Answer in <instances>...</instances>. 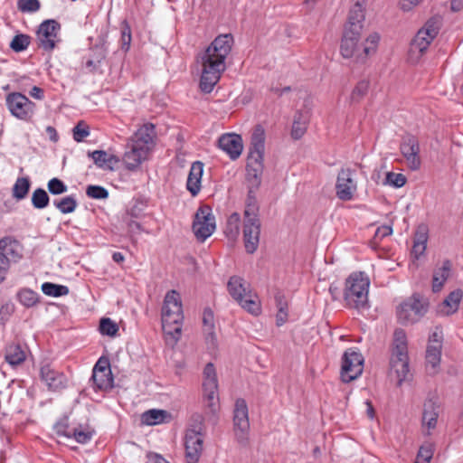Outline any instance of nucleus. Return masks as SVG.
<instances>
[{
	"mask_svg": "<svg viewBox=\"0 0 463 463\" xmlns=\"http://www.w3.org/2000/svg\"><path fill=\"white\" fill-rule=\"evenodd\" d=\"M265 130L261 125L255 126L250 137L246 164V182L248 194L243 213V242L249 254L254 253L260 243L261 222L260 205L256 198L264 169Z\"/></svg>",
	"mask_w": 463,
	"mask_h": 463,
	"instance_id": "nucleus-1",
	"label": "nucleus"
},
{
	"mask_svg": "<svg viewBox=\"0 0 463 463\" xmlns=\"http://www.w3.org/2000/svg\"><path fill=\"white\" fill-rule=\"evenodd\" d=\"M364 21V8L356 2L349 11L340 45V52L344 58H354L355 61L360 63H364L367 57L376 51L380 40V35L373 33L366 38L364 43H359Z\"/></svg>",
	"mask_w": 463,
	"mask_h": 463,
	"instance_id": "nucleus-2",
	"label": "nucleus"
},
{
	"mask_svg": "<svg viewBox=\"0 0 463 463\" xmlns=\"http://www.w3.org/2000/svg\"><path fill=\"white\" fill-rule=\"evenodd\" d=\"M233 37L232 34H221L201 54L202 75L200 89L204 93H210L219 81L221 73L225 70V59L232 51Z\"/></svg>",
	"mask_w": 463,
	"mask_h": 463,
	"instance_id": "nucleus-3",
	"label": "nucleus"
},
{
	"mask_svg": "<svg viewBox=\"0 0 463 463\" xmlns=\"http://www.w3.org/2000/svg\"><path fill=\"white\" fill-rule=\"evenodd\" d=\"M184 320L182 301L176 290L166 293L162 307V326L166 335H172L175 342L181 337Z\"/></svg>",
	"mask_w": 463,
	"mask_h": 463,
	"instance_id": "nucleus-4",
	"label": "nucleus"
},
{
	"mask_svg": "<svg viewBox=\"0 0 463 463\" xmlns=\"http://www.w3.org/2000/svg\"><path fill=\"white\" fill-rule=\"evenodd\" d=\"M370 280L362 271L354 272L345 279L344 299L349 307L365 309L368 305V291Z\"/></svg>",
	"mask_w": 463,
	"mask_h": 463,
	"instance_id": "nucleus-5",
	"label": "nucleus"
},
{
	"mask_svg": "<svg viewBox=\"0 0 463 463\" xmlns=\"http://www.w3.org/2000/svg\"><path fill=\"white\" fill-rule=\"evenodd\" d=\"M430 299L421 292H414L396 308L398 322L410 326L419 322L430 309Z\"/></svg>",
	"mask_w": 463,
	"mask_h": 463,
	"instance_id": "nucleus-6",
	"label": "nucleus"
},
{
	"mask_svg": "<svg viewBox=\"0 0 463 463\" xmlns=\"http://www.w3.org/2000/svg\"><path fill=\"white\" fill-rule=\"evenodd\" d=\"M227 289L232 298L247 312L258 316L260 311V304L258 297L246 287L245 280L239 276H232L227 283Z\"/></svg>",
	"mask_w": 463,
	"mask_h": 463,
	"instance_id": "nucleus-7",
	"label": "nucleus"
},
{
	"mask_svg": "<svg viewBox=\"0 0 463 463\" xmlns=\"http://www.w3.org/2000/svg\"><path fill=\"white\" fill-rule=\"evenodd\" d=\"M434 17L429 18L425 26L418 31L414 38L411 41L408 51V61L412 64L418 63L424 53L427 52L430 44L434 40Z\"/></svg>",
	"mask_w": 463,
	"mask_h": 463,
	"instance_id": "nucleus-8",
	"label": "nucleus"
},
{
	"mask_svg": "<svg viewBox=\"0 0 463 463\" xmlns=\"http://www.w3.org/2000/svg\"><path fill=\"white\" fill-rule=\"evenodd\" d=\"M250 421L246 401L239 398L235 402L233 411V433L236 442L241 448L250 444Z\"/></svg>",
	"mask_w": 463,
	"mask_h": 463,
	"instance_id": "nucleus-9",
	"label": "nucleus"
},
{
	"mask_svg": "<svg viewBox=\"0 0 463 463\" xmlns=\"http://www.w3.org/2000/svg\"><path fill=\"white\" fill-rule=\"evenodd\" d=\"M203 391L204 406L215 414L219 410L218 379L213 363L206 364L203 369Z\"/></svg>",
	"mask_w": 463,
	"mask_h": 463,
	"instance_id": "nucleus-10",
	"label": "nucleus"
},
{
	"mask_svg": "<svg viewBox=\"0 0 463 463\" xmlns=\"http://www.w3.org/2000/svg\"><path fill=\"white\" fill-rule=\"evenodd\" d=\"M196 239L203 242L216 229L215 217L208 204L201 205L195 214L192 225Z\"/></svg>",
	"mask_w": 463,
	"mask_h": 463,
	"instance_id": "nucleus-11",
	"label": "nucleus"
},
{
	"mask_svg": "<svg viewBox=\"0 0 463 463\" xmlns=\"http://www.w3.org/2000/svg\"><path fill=\"white\" fill-rule=\"evenodd\" d=\"M364 370V357L353 348L347 349L342 356L341 380L350 383L357 379Z\"/></svg>",
	"mask_w": 463,
	"mask_h": 463,
	"instance_id": "nucleus-12",
	"label": "nucleus"
},
{
	"mask_svg": "<svg viewBox=\"0 0 463 463\" xmlns=\"http://www.w3.org/2000/svg\"><path fill=\"white\" fill-rule=\"evenodd\" d=\"M5 102L11 114L19 119L28 121L34 113L35 104L21 92L9 93Z\"/></svg>",
	"mask_w": 463,
	"mask_h": 463,
	"instance_id": "nucleus-13",
	"label": "nucleus"
},
{
	"mask_svg": "<svg viewBox=\"0 0 463 463\" xmlns=\"http://www.w3.org/2000/svg\"><path fill=\"white\" fill-rule=\"evenodd\" d=\"M91 380L94 387L98 390L106 391L113 387L114 378L108 357H99L93 367Z\"/></svg>",
	"mask_w": 463,
	"mask_h": 463,
	"instance_id": "nucleus-14",
	"label": "nucleus"
},
{
	"mask_svg": "<svg viewBox=\"0 0 463 463\" xmlns=\"http://www.w3.org/2000/svg\"><path fill=\"white\" fill-rule=\"evenodd\" d=\"M400 150L405 157L407 165L410 169L417 170L420 166V145L418 138L411 134H405L402 136Z\"/></svg>",
	"mask_w": 463,
	"mask_h": 463,
	"instance_id": "nucleus-15",
	"label": "nucleus"
},
{
	"mask_svg": "<svg viewBox=\"0 0 463 463\" xmlns=\"http://www.w3.org/2000/svg\"><path fill=\"white\" fill-rule=\"evenodd\" d=\"M429 239V228L425 223L418 225L414 236L413 243L411 250V258L412 264L416 267L426 260V248Z\"/></svg>",
	"mask_w": 463,
	"mask_h": 463,
	"instance_id": "nucleus-16",
	"label": "nucleus"
},
{
	"mask_svg": "<svg viewBox=\"0 0 463 463\" xmlns=\"http://www.w3.org/2000/svg\"><path fill=\"white\" fill-rule=\"evenodd\" d=\"M61 29V24L53 19L43 21L37 31V35L40 41L39 46L45 51H52L55 48L54 38L57 36V32Z\"/></svg>",
	"mask_w": 463,
	"mask_h": 463,
	"instance_id": "nucleus-17",
	"label": "nucleus"
},
{
	"mask_svg": "<svg viewBox=\"0 0 463 463\" xmlns=\"http://www.w3.org/2000/svg\"><path fill=\"white\" fill-rule=\"evenodd\" d=\"M354 170L343 168L339 171L336 180V195L340 200L349 201L356 190V184L353 179Z\"/></svg>",
	"mask_w": 463,
	"mask_h": 463,
	"instance_id": "nucleus-18",
	"label": "nucleus"
},
{
	"mask_svg": "<svg viewBox=\"0 0 463 463\" xmlns=\"http://www.w3.org/2000/svg\"><path fill=\"white\" fill-rule=\"evenodd\" d=\"M390 375L396 377L397 386H401L403 382L411 380L412 374L410 372L408 354H404V357L397 354H391Z\"/></svg>",
	"mask_w": 463,
	"mask_h": 463,
	"instance_id": "nucleus-19",
	"label": "nucleus"
},
{
	"mask_svg": "<svg viewBox=\"0 0 463 463\" xmlns=\"http://www.w3.org/2000/svg\"><path fill=\"white\" fill-rule=\"evenodd\" d=\"M40 377L49 391L57 392L67 386V377L61 372L53 369L49 364L41 366Z\"/></svg>",
	"mask_w": 463,
	"mask_h": 463,
	"instance_id": "nucleus-20",
	"label": "nucleus"
},
{
	"mask_svg": "<svg viewBox=\"0 0 463 463\" xmlns=\"http://www.w3.org/2000/svg\"><path fill=\"white\" fill-rule=\"evenodd\" d=\"M218 146L232 160H236L243 149L241 137L234 133L222 135L218 139Z\"/></svg>",
	"mask_w": 463,
	"mask_h": 463,
	"instance_id": "nucleus-21",
	"label": "nucleus"
},
{
	"mask_svg": "<svg viewBox=\"0 0 463 463\" xmlns=\"http://www.w3.org/2000/svg\"><path fill=\"white\" fill-rule=\"evenodd\" d=\"M148 154L149 152L145 150L142 146H139L129 140L127 144V150L123 156V162L126 168L130 171L136 170L143 161L147 159Z\"/></svg>",
	"mask_w": 463,
	"mask_h": 463,
	"instance_id": "nucleus-22",
	"label": "nucleus"
},
{
	"mask_svg": "<svg viewBox=\"0 0 463 463\" xmlns=\"http://www.w3.org/2000/svg\"><path fill=\"white\" fill-rule=\"evenodd\" d=\"M203 434L185 433L184 448L187 463H198L203 451Z\"/></svg>",
	"mask_w": 463,
	"mask_h": 463,
	"instance_id": "nucleus-23",
	"label": "nucleus"
},
{
	"mask_svg": "<svg viewBox=\"0 0 463 463\" xmlns=\"http://www.w3.org/2000/svg\"><path fill=\"white\" fill-rule=\"evenodd\" d=\"M0 254L10 266V263H16L22 259V245L16 240L5 237L0 240Z\"/></svg>",
	"mask_w": 463,
	"mask_h": 463,
	"instance_id": "nucleus-24",
	"label": "nucleus"
},
{
	"mask_svg": "<svg viewBox=\"0 0 463 463\" xmlns=\"http://www.w3.org/2000/svg\"><path fill=\"white\" fill-rule=\"evenodd\" d=\"M155 125L152 123H146L135 132L129 140L136 145L142 146L147 152H150L155 144Z\"/></svg>",
	"mask_w": 463,
	"mask_h": 463,
	"instance_id": "nucleus-25",
	"label": "nucleus"
},
{
	"mask_svg": "<svg viewBox=\"0 0 463 463\" xmlns=\"http://www.w3.org/2000/svg\"><path fill=\"white\" fill-rule=\"evenodd\" d=\"M462 298L463 291L460 288L451 291L443 301L436 307V314L441 316L455 314L458 310Z\"/></svg>",
	"mask_w": 463,
	"mask_h": 463,
	"instance_id": "nucleus-26",
	"label": "nucleus"
},
{
	"mask_svg": "<svg viewBox=\"0 0 463 463\" xmlns=\"http://www.w3.org/2000/svg\"><path fill=\"white\" fill-rule=\"evenodd\" d=\"M88 156L93 159L94 164L103 170L114 171L115 165L120 162L118 156L109 155L105 150L88 152Z\"/></svg>",
	"mask_w": 463,
	"mask_h": 463,
	"instance_id": "nucleus-27",
	"label": "nucleus"
},
{
	"mask_svg": "<svg viewBox=\"0 0 463 463\" xmlns=\"http://www.w3.org/2000/svg\"><path fill=\"white\" fill-rule=\"evenodd\" d=\"M203 173V164L195 161L192 164L187 178L186 188L193 196L198 194L201 189V179Z\"/></svg>",
	"mask_w": 463,
	"mask_h": 463,
	"instance_id": "nucleus-28",
	"label": "nucleus"
},
{
	"mask_svg": "<svg viewBox=\"0 0 463 463\" xmlns=\"http://www.w3.org/2000/svg\"><path fill=\"white\" fill-rule=\"evenodd\" d=\"M309 116L307 112L297 111L291 129V137L295 140L300 139L307 131Z\"/></svg>",
	"mask_w": 463,
	"mask_h": 463,
	"instance_id": "nucleus-29",
	"label": "nucleus"
},
{
	"mask_svg": "<svg viewBox=\"0 0 463 463\" xmlns=\"http://www.w3.org/2000/svg\"><path fill=\"white\" fill-rule=\"evenodd\" d=\"M26 354L19 344H10L5 350V360L12 366H17L24 362Z\"/></svg>",
	"mask_w": 463,
	"mask_h": 463,
	"instance_id": "nucleus-30",
	"label": "nucleus"
},
{
	"mask_svg": "<svg viewBox=\"0 0 463 463\" xmlns=\"http://www.w3.org/2000/svg\"><path fill=\"white\" fill-rule=\"evenodd\" d=\"M171 418V414L165 410L152 409L146 411L141 415V420L146 425H156L165 422Z\"/></svg>",
	"mask_w": 463,
	"mask_h": 463,
	"instance_id": "nucleus-31",
	"label": "nucleus"
},
{
	"mask_svg": "<svg viewBox=\"0 0 463 463\" xmlns=\"http://www.w3.org/2000/svg\"><path fill=\"white\" fill-rule=\"evenodd\" d=\"M434 429V402L431 398L428 399L424 403L422 412V432L426 435L431 434Z\"/></svg>",
	"mask_w": 463,
	"mask_h": 463,
	"instance_id": "nucleus-32",
	"label": "nucleus"
},
{
	"mask_svg": "<svg viewBox=\"0 0 463 463\" xmlns=\"http://www.w3.org/2000/svg\"><path fill=\"white\" fill-rule=\"evenodd\" d=\"M392 354H397L404 357V354H408V342L406 333L402 328L395 329L393 333V342Z\"/></svg>",
	"mask_w": 463,
	"mask_h": 463,
	"instance_id": "nucleus-33",
	"label": "nucleus"
},
{
	"mask_svg": "<svg viewBox=\"0 0 463 463\" xmlns=\"http://www.w3.org/2000/svg\"><path fill=\"white\" fill-rule=\"evenodd\" d=\"M31 187V181L29 177H18L12 189V196L16 201L24 199Z\"/></svg>",
	"mask_w": 463,
	"mask_h": 463,
	"instance_id": "nucleus-34",
	"label": "nucleus"
},
{
	"mask_svg": "<svg viewBox=\"0 0 463 463\" xmlns=\"http://www.w3.org/2000/svg\"><path fill=\"white\" fill-rule=\"evenodd\" d=\"M241 215L232 213L226 222L224 233L229 240H236L240 233Z\"/></svg>",
	"mask_w": 463,
	"mask_h": 463,
	"instance_id": "nucleus-35",
	"label": "nucleus"
},
{
	"mask_svg": "<svg viewBox=\"0 0 463 463\" xmlns=\"http://www.w3.org/2000/svg\"><path fill=\"white\" fill-rule=\"evenodd\" d=\"M39 294L29 288H22L17 293L19 302L25 307H33L39 302Z\"/></svg>",
	"mask_w": 463,
	"mask_h": 463,
	"instance_id": "nucleus-36",
	"label": "nucleus"
},
{
	"mask_svg": "<svg viewBox=\"0 0 463 463\" xmlns=\"http://www.w3.org/2000/svg\"><path fill=\"white\" fill-rule=\"evenodd\" d=\"M53 205L63 214L71 213L77 208L78 203L72 195L65 196L61 200H54Z\"/></svg>",
	"mask_w": 463,
	"mask_h": 463,
	"instance_id": "nucleus-37",
	"label": "nucleus"
},
{
	"mask_svg": "<svg viewBox=\"0 0 463 463\" xmlns=\"http://www.w3.org/2000/svg\"><path fill=\"white\" fill-rule=\"evenodd\" d=\"M41 288L43 294L50 297L59 298L69 294V288L67 286L52 282H44Z\"/></svg>",
	"mask_w": 463,
	"mask_h": 463,
	"instance_id": "nucleus-38",
	"label": "nucleus"
},
{
	"mask_svg": "<svg viewBox=\"0 0 463 463\" xmlns=\"http://www.w3.org/2000/svg\"><path fill=\"white\" fill-rule=\"evenodd\" d=\"M185 433L204 435V417L199 412L192 414Z\"/></svg>",
	"mask_w": 463,
	"mask_h": 463,
	"instance_id": "nucleus-39",
	"label": "nucleus"
},
{
	"mask_svg": "<svg viewBox=\"0 0 463 463\" xmlns=\"http://www.w3.org/2000/svg\"><path fill=\"white\" fill-rule=\"evenodd\" d=\"M31 36L25 33L15 34L10 42V49L14 52L25 51L31 43Z\"/></svg>",
	"mask_w": 463,
	"mask_h": 463,
	"instance_id": "nucleus-40",
	"label": "nucleus"
},
{
	"mask_svg": "<svg viewBox=\"0 0 463 463\" xmlns=\"http://www.w3.org/2000/svg\"><path fill=\"white\" fill-rule=\"evenodd\" d=\"M31 201L35 209H43L49 205L50 196L43 188H36L33 192Z\"/></svg>",
	"mask_w": 463,
	"mask_h": 463,
	"instance_id": "nucleus-41",
	"label": "nucleus"
},
{
	"mask_svg": "<svg viewBox=\"0 0 463 463\" xmlns=\"http://www.w3.org/2000/svg\"><path fill=\"white\" fill-rule=\"evenodd\" d=\"M118 331V326L109 317H102L99 321V332L103 335L116 336Z\"/></svg>",
	"mask_w": 463,
	"mask_h": 463,
	"instance_id": "nucleus-42",
	"label": "nucleus"
},
{
	"mask_svg": "<svg viewBox=\"0 0 463 463\" xmlns=\"http://www.w3.org/2000/svg\"><path fill=\"white\" fill-rule=\"evenodd\" d=\"M120 31H121V38H120L121 49L125 52H127L130 48L131 40H132L131 28L127 20H124L121 23Z\"/></svg>",
	"mask_w": 463,
	"mask_h": 463,
	"instance_id": "nucleus-43",
	"label": "nucleus"
},
{
	"mask_svg": "<svg viewBox=\"0 0 463 463\" xmlns=\"http://www.w3.org/2000/svg\"><path fill=\"white\" fill-rule=\"evenodd\" d=\"M451 262L449 260H445L442 264V267L439 269V276H436V291H439L446 282V280L450 276L451 271Z\"/></svg>",
	"mask_w": 463,
	"mask_h": 463,
	"instance_id": "nucleus-44",
	"label": "nucleus"
},
{
	"mask_svg": "<svg viewBox=\"0 0 463 463\" xmlns=\"http://www.w3.org/2000/svg\"><path fill=\"white\" fill-rule=\"evenodd\" d=\"M369 85V80H360L352 91L351 100L354 102H359L367 94Z\"/></svg>",
	"mask_w": 463,
	"mask_h": 463,
	"instance_id": "nucleus-45",
	"label": "nucleus"
},
{
	"mask_svg": "<svg viewBox=\"0 0 463 463\" xmlns=\"http://www.w3.org/2000/svg\"><path fill=\"white\" fill-rule=\"evenodd\" d=\"M432 457V443H425L420 447L414 463H430Z\"/></svg>",
	"mask_w": 463,
	"mask_h": 463,
	"instance_id": "nucleus-46",
	"label": "nucleus"
},
{
	"mask_svg": "<svg viewBox=\"0 0 463 463\" xmlns=\"http://www.w3.org/2000/svg\"><path fill=\"white\" fill-rule=\"evenodd\" d=\"M86 194L92 199L103 200L109 197V191L100 185L90 184L86 188Z\"/></svg>",
	"mask_w": 463,
	"mask_h": 463,
	"instance_id": "nucleus-47",
	"label": "nucleus"
},
{
	"mask_svg": "<svg viewBox=\"0 0 463 463\" xmlns=\"http://www.w3.org/2000/svg\"><path fill=\"white\" fill-rule=\"evenodd\" d=\"M69 428L70 424L68 416H63L53 425V430L58 436L71 439L72 432L69 431Z\"/></svg>",
	"mask_w": 463,
	"mask_h": 463,
	"instance_id": "nucleus-48",
	"label": "nucleus"
},
{
	"mask_svg": "<svg viewBox=\"0 0 463 463\" xmlns=\"http://www.w3.org/2000/svg\"><path fill=\"white\" fill-rule=\"evenodd\" d=\"M47 188L50 194L53 195L64 194L68 190L67 185L57 177H53L48 182Z\"/></svg>",
	"mask_w": 463,
	"mask_h": 463,
	"instance_id": "nucleus-49",
	"label": "nucleus"
},
{
	"mask_svg": "<svg viewBox=\"0 0 463 463\" xmlns=\"http://www.w3.org/2000/svg\"><path fill=\"white\" fill-rule=\"evenodd\" d=\"M17 7L22 13H34L40 9L41 4L39 0H18Z\"/></svg>",
	"mask_w": 463,
	"mask_h": 463,
	"instance_id": "nucleus-50",
	"label": "nucleus"
},
{
	"mask_svg": "<svg viewBox=\"0 0 463 463\" xmlns=\"http://www.w3.org/2000/svg\"><path fill=\"white\" fill-rule=\"evenodd\" d=\"M406 177L402 174L388 172L385 177V184H388L393 187L400 188L406 184Z\"/></svg>",
	"mask_w": 463,
	"mask_h": 463,
	"instance_id": "nucleus-51",
	"label": "nucleus"
},
{
	"mask_svg": "<svg viewBox=\"0 0 463 463\" xmlns=\"http://www.w3.org/2000/svg\"><path fill=\"white\" fill-rule=\"evenodd\" d=\"M73 138L77 142H81L85 137L90 135L89 127L83 122L80 121L72 129Z\"/></svg>",
	"mask_w": 463,
	"mask_h": 463,
	"instance_id": "nucleus-52",
	"label": "nucleus"
},
{
	"mask_svg": "<svg viewBox=\"0 0 463 463\" xmlns=\"http://www.w3.org/2000/svg\"><path fill=\"white\" fill-rule=\"evenodd\" d=\"M107 55V48L105 43L96 44L91 49L90 59L94 60L98 63L101 64L102 61L105 60Z\"/></svg>",
	"mask_w": 463,
	"mask_h": 463,
	"instance_id": "nucleus-53",
	"label": "nucleus"
},
{
	"mask_svg": "<svg viewBox=\"0 0 463 463\" xmlns=\"http://www.w3.org/2000/svg\"><path fill=\"white\" fill-rule=\"evenodd\" d=\"M93 436V431H85L78 429L72 430L71 438L80 444L88 443Z\"/></svg>",
	"mask_w": 463,
	"mask_h": 463,
	"instance_id": "nucleus-54",
	"label": "nucleus"
},
{
	"mask_svg": "<svg viewBox=\"0 0 463 463\" xmlns=\"http://www.w3.org/2000/svg\"><path fill=\"white\" fill-rule=\"evenodd\" d=\"M434 333L429 335V343L426 350L427 367L434 369V345H432Z\"/></svg>",
	"mask_w": 463,
	"mask_h": 463,
	"instance_id": "nucleus-55",
	"label": "nucleus"
},
{
	"mask_svg": "<svg viewBox=\"0 0 463 463\" xmlns=\"http://www.w3.org/2000/svg\"><path fill=\"white\" fill-rule=\"evenodd\" d=\"M14 310V307L11 303H5L0 307V324L5 325Z\"/></svg>",
	"mask_w": 463,
	"mask_h": 463,
	"instance_id": "nucleus-56",
	"label": "nucleus"
},
{
	"mask_svg": "<svg viewBox=\"0 0 463 463\" xmlns=\"http://www.w3.org/2000/svg\"><path fill=\"white\" fill-rule=\"evenodd\" d=\"M274 298L278 310H288V300L282 291L277 290Z\"/></svg>",
	"mask_w": 463,
	"mask_h": 463,
	"instance_id": "nucleus-57",
	"label": "nucleus"
},
{
	"mask_svg": "<svg viewBox=\"0 0 463 463\" xmlns=\"http://www.w3.org/2000/svg\"><path fill=\"white\" fill-rule=\"evenodd\" d=\"M213 329L214 328L205 329V342L207 345L213 349L217 347V338Z\"/></svg>",
	"mask_w": 463,
	"mask_h": 463,
	"instance_id": "nucleus-58",
	"label": "nucleus"
},
{
	"mask_svg": "<svg viewBox=\"0 0 463 463\" xmlns=\"http://www.w3.org/2000/svg\"><path fill=\"white\" fill-rule=\"evenodd\" d=\"M203 322L206 328H214L213 324V312L211 308L207 307L203 310Z\"/></svg>",
	"mask_w": 463,
	"mask_h": 463,
	"instance_id": "nucleus-59",
	"label": "nucleus"
},
{
	"mask_svg": "<svg viewBox=\"0 0 463 463\" xmlns=\"http://www.w3.org/2000/svg\"><path fill=\"white\" fill-rule=\"evenodd\" d=\"M422 0H401L399 2V7L403 12L411 11L414 6L418 5Z\"/></svg>",
	"mask_w": 463,
	"mask_h": 463,
	"instance_id": "nucleus-60",
	"label": "nucleus"
},
{
	"mask_svg": "<svg viewBox=\"0 0 463 463\" xmlns=\"http://www.w3.org/2000/svg\"><path fill=\"white\" fill-rule=\"evenodd\" d=\"M8 269L9 265L5 260L4 256L0 254V283L5 280Z\"/></svg>",
	"mask_w": 463,
	"mask_h": 463,
	"instance_id": "nucleus-61",
	"label": "nucleus"
},
{
	"mask_svg": "<svg viewBox=\"0 0 463 463\" xmlns=\"http://www.w3.org/2000/svg\"><path fill=\"white\" fill-rule=\"evenodd\" d=\"M288 317V310H278V313L276 315V325L278 326H283L287 322Z\"/></svg>",
	"mask_w": 463,
	"mask_h": 463,
	"instance_id": "nucleus-62",
	"label": "nucleus"
},
{
	"mask_svg": "<svg viewBox=\"0 0 463 463\" xmlns=\"http://www.w3.org/2000/svg\"><path fill=\"white\" fill-rule=\"evenodd\" d=\"M29 93L36 99L42 100L44 99V90L40 87L33 86Z\"/></svg>",
	"mask_w": 463,
	"mask_h": 463,
	"instance_id": "nucleus-63",
	"label": "nucleus"
},
{
	"mask_svg": "<svg viewBox=\"0 0 463 463\" xmlns=\"http://www.w3.org/2000/svg\"><path fill=\"white\" fill-rule=\"evenodd\" d=\"M392 233V229L391 226L383 225L382 227H379L376 230L375 236H380L382 238L389 236Z\"/></svg>",
	"mask_w": 463,
	"mask_h": 463,
	"instance_id": "nucleus-64",
	"label": "nucleus"
}]
</instances>
